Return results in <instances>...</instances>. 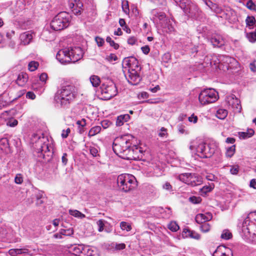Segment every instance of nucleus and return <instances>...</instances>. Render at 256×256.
I'll list each match as a JSON object with an SVG mask.
<instances>
[{"instance_id":"nucleus-1","label":"nucleus","mask_w":256,"mask_h":256,"mask_svg":"<svg viewBox=\"0 0 256 256\" xmlns=\"http://www.w3.org/2000/svg\"><path fill=\"white\" fill-rule=\"evenodd\" d=\"M30 142L38 153V156L45 158L46 156H52L54 153L53 142L51 138L45 136L44 134L34 133L30 138Z\"/></svg>"},{"instance_id":"nucleus-2","label":"nucleus","mask_w":256,"mask_h":256,"mask_svg":"<svg viewBox=\"0 0 256 256\" xmlns=\"http://www.w3.org/2000/svg\"><path fill=\"white\" fill-rule=\"evenodd\" d=\"M189 148L192 152L200 158H208L218 150V144L212 140L206 144L202 140L196 138L190 141Z\"/></svg>"},{"instance_id":"nucleus-3","label":"nucleus","mask_w":256,"mask_h":256,"mask_svg":"<svg viewBox=\"0 0 256 256\" xmlns=\"http://www.w3.org/2000/svg\"><path fill=\"white\" fill-rule=\"evenodd\" d=\"M76 94V89L74 85L63 86L56 93L54 100L61 106H66L75 99Z\"/></svg>"},{"instance_id":"nucleus-4","label":"nucleus","mask_w":256,"mask_h":256,"mask_svg":"<svg viewBox=\"0 0 256 256\" xmlns=\"http://www.w3.org/2000/svg\"><path fill=\"white\" fill-rule=\"evenodd\" d=\"M242 236L248 242H256V214L250 213L244 220Z\"/></svg>"},{"instance_id":"nucleus-5","label":"nucleus","mask_w":256,"mask_h":256,"mask_svg":"<svg viewBox=\"0 0 256 256\" xmlns=\"http://www.w3.org/2000/svg\"><path fill=\"white\" fill-rule=\"evenodd\" d=\"M214 64L216 66V68L222 70L224 71L233 69L237 67L238 63L237 60L230 56H218V57L212 58L210 64Z\"/></svg>"},{"instance_id":"nucleus-6","label":"nucleus","mask_w":256,"mask_h":256,"mask_svg":"<svg viewBox=\"0 0 256 256\" xmlns=\"http://www.w3.org/2000/svg\"><path fill=\"white\" fill-rule=\"evenodd\" d=\"M132 138L130 135L122 136L115 138L112 146L114 152L116 154H126L132 144Z\"/></svg>"},{"instance_id":"nucleus-7","label":"nucleus","mask_w":256,"mask_h":256,"mask_svg":"<svg viewBox=\"0 0 256 256\" xmlns=\"http://www.w3.org/2000/svg\"><path fill=\"white\" fill-rule=\"evenodd\" d=\"M119 190L124 192H128L136 186V180L132 174H120L116 180Z\"/></svg>"},{"instance_id":"nucleus-8","label":"nucleus","mask_w":256,"mask_h":256,"mask_svg":"<svg viewBox=\"0 0 256 256\" xmlns=\"http://www.w3.org/2000/svg\"><path fill=\"white\" fill-rule=\"evenodd\" d=\"M70 16L65 12H62L56 16L51 21L50 26L52 30H61L70 25Z\"/></svg>"},{"instance_id":"nucleus-9","label":"nucleus","mask_w":256,"mask_h":256,"mask_svg":"<svg viewBox=\"0 0 256 256\" xmlns=\"http://www.w3.org/2000/svg\"><path fill=\"white\" fill-rule=\"evenodd\" d=\"M218 98V92L214 89L210 88L202 90L198 96V100L202 105L214 102Z\"/></svg>"},{"instance_id":"nucleus-10","label":"nucleus","mask_w":256,"mask_h":256,"mask_svg":"<svg viewBox=\"0 0 256 256\" xmlns=\"http://www.w3.org/2000/svg\"><path fill=\"white\" fill-rule=\"evenodd\" d=\"M152 14L154 16L158 19L160 24L164 30L170 32L174 31L172 19L167 18L164 12H158L156 10H153L152 11Z\"/></svg>"},{"instance_id":"nucleus-11","label":"nucleus","mask_w":256,"mask_h":256,"mask_svg":"<svg viewBox=\"0 0 256 256\" xmlns=\"http://www.w3.org/2000/svg\"><path fill=\"white\" fill-rule=\"evenodd\" d=\"M178 179L181 182L192 186L201 184L202 182V178L194 173H184L178 176Z\"/></svg>"},{"instance_id":"nucleus-12","label":"nucleus","mask_w":256,"mask_h":256,"mask_svg":"<svg viewBox=\"0 0 256 256\" xmlns=\"http://www.w3.org/2000/svg\"><path fill=\"white\" fill-rule=\"evenodd\" d=\"M72 250L74 254L78 256H98L97 248L90 246L78 244L74 246Z\"/></svg>"},{"instance_id":"nucleus-13","label":"nucleus","mask_w":256,"mask_h":256,"mask_svg":"<svg viewBox=\"0 0 256 256\" xmlns=\"http://www.w3.org/2000/svg\"><path fill=\"white\" fill-rule=\"evenodd\" d=\"M100 88L104 100H110L118 94L116 84L112 81L109 80L103 83Z\"/></svg>"},{"instance_id":"nucleus-14","label":"nucleus","mask_w":256,"mask_h":256,"mask_svg":"<svg viewBox=\"0 0 256 256\" xmlns=\"http://www.w3.org/2000/svg\"><path fill=\"white\" fill-rule=\"evenodd\" d=\"M123 66L128 68V72H140L141 70L138 60L134 56L126 58L122 62Z\"/></svg>"},{"instance_id":"nucleus-15","label":"nucleus","mask_w":256,"mask_h":256,"mask_svg":"<svg viewBox=\"0 0 256 256\" xmlns=\"http://www.w3.org/2000/svg\"><path fill=\"white\" fill-rule=\"evenodd\" d=\"M13 94L10 90H7L0 95V110L10 106L14 102Z\"/></svg>"},{"instance_id":"nucleus-16","label":"nucleus","mask_w":256,"mask_h":256,"mask_svg":"<svg viewBox=\"0 0 256 256\" xmlns=\"http://www.w3.org/2000/svg\"><path fill=\"white\" fill-rule=\"evenodd\" d=\"M229 108H231L234 112H240L242 110L240 102L236 96L232 94L228 96L226 99Z\"/></svg>"},{"instance_id":"nucleus-17","label":"nucleus","mask_w":256,"mask_h":256,"mask_svg":"<svg viewBox=\"0 0 256 256\" xmlns=\"http://www.w3.org/2000/svg\"><path fill=\"white\" fill-rule=\"evenodd\" d=\"M56 58L62 64L70 62L72 59L70 57V49H60L56 54Z\"/></svg>"},{"instance_id":"nucleus-18","label":"nucleus","mask_w":256,"mask_h":256,"mask_svg":"<svg viewBox=\"0 0 256 256\" xmlns=\"http://www.w3.org/2000/svg\"><path fill=\"white\" fill-rule=\"evenodd\" d=\"M183 10L190 17L196 18L198 15L199 9L198 6L190 2Z\"/></svg>"},{"instance_id":"nucleus-19","label":"nucleus","mask_w":256,"mask_h":256,"mask_svg":"<svg viewBox=\"0 0 256 256\" xmlns=\"http://www.w3.org/2000/svg\"><path fill=\"white\" fill-rule=\"evenodd\" d=\"M85 49H70V62H75L80 60L84 54Z\"/></svg>"},{"instance_id":"nucleus-20","label":"nucleus","mask_w":256,"mask_h":256,"mask_svg":"<svg viewBox=\"0 0 256 256\" xmlns=\"http://www.w3.org/2000/svg\"><path fill=\"white\" fill-rule=\"evenodd\" d=\"M212 256H232V252L230 248L220 246L214 251Z\"/></svg>"},{"instance_id":"nucleus-21","label":"nucleus","mask_w":256,"mask_h":256,"mask_svg":"<svg viewBox=\"0 0 256 256\" xmlns=\"http://www.w3.org/2000/svg\"><path fill=\"white\" fill-rule=\"evenodd\" d=\"M143 150L142 148L138 146L134 145L130 146L126 155H132L134 159L139 158L142 156Z\"/></svg>"},{"instance_id":"nucleus-22","label":"nucleus","mask_w":256,"mask_h":256,"mask_svg":"<svg viewBox=\"0 0 256 256\" xmlns=\"http://www.w3.org/2000/svg\"><path fill=\"white\" fill-rule=\"evenodd\" d=\"M34 36V34L32 31H28L22 34L20 36V42L24 46H26L30 44Z\"/></svg>"},{"instance_id":"nucleus-23","label":"nucleus","mask_w":256,"mask_h":256,"mask_svg":"<svg viewBox=\"0 0 256 256\" xmlns=\"http://www.w3.org/2000/svg\"><path fill=\"white\" fill-rule=\"evenodd\" d=\"M139 72H128V76H126L128 82L132 85L137 84L140 80Z\"/></svg>"},{"instance_id":"nucleus-24","label":"nucleus","mask_w":256,"mask_h":256,"mask_svg":"<svg viewBox=\"0 0 256 256\" xmlns=\"http://www.w3.org/2000/svg\"><path fill=\"white\" fill-rule=\"evenodd\" d=\"M212 218L210 212H206L202 214H198L196 216V221L198 224H202L211 220Z\"/></svg>"},{"instance_id":"nucleus-25","label":"nucleus","mask_w":256,"mask_h":256,"mask_svg":"<svg viewBox=\"0 0 256 256\" xmlns=\"http://www.w3.org/2000/svg\"><path fill=\"white\" fill-rule=\"evenodd\" d=\"M55 38L56 32L54 30H50L48 28L44 29L41 34V38L46 41H52Z\"/></svg>"},{"instance_id":"nucleus-26","label":"nucleus","mask_w":256,"mask_h":256,"mask_svg":"<svg viewBox=\"0 0 256 256\" xmlns=\"http://www.w3.org/2000/svg\"><path fill=\"white\" fill-rule=\"evenodd\" d=\"M28 79V74L24 72L20 73L16 80V83L20 86H24Z\"/></svg>"},{"instance_id":"nucleus-27","label":"nucleus","mask_w":256,"mask_h":256,"mask_svg":"<svg viewBox=\"0 0 256 256\" xmlns=\"http://www.w3.org/2000/svg\"><path fill=\"white\" fill-rule=\"evenodd\" d=\"M210 42L214 46L220 48L224 45V42L220 36H216L211 38Z\"/></svg>"},{"instance_id":"nucleus-28","label":"nucleus","mask_w":256,"mask_h":256,"mask_svg":"<svg viewBox=\"0 0 256 256\" xmlns=\"http://www.w3.org/2000/svg\"><path fill=\"white\" fill-rule=\"evenodd\" d=\"M182 236H190L191 238H193L196 240L200 238V235L197 232L190 230L184 228L182 232Z\"/></svg>"},{"instance_id":"nucleus-29","label":"nucleus","mask_w":256,"mask_h":256,"mask_svg":"<svg viewBox=\"0 0 256 256\" xmlns=\"http://www.w3.org/2000/svg\"><path fill=\"white\" fill-rule=\"evenodd\" d=\"M254 134V131L252 128H248L246 132H241L238 133L240 139H246L252 137Z\"/></svg>"},{"instance_id":"nucleus-30","label":"nucleus","mask_w":256,"mask_h":256,"mask_svg":"<svg viewBox=\"0 0 256 256\" xmlns=\"http://www.w3.org/2000/svg\"><path fill=\"white\" fill-rule=\"evenodd\" d=\"M130 118V116L128 114L120 115L118 116L116 120V125L117 126H122L124 122H128Z\"/></svg>"},{"instance_id":"nucleus-31","label":"nucleus","mask_w":256,"mask_h":256,"mask_svg":"<svg viewBox=\"0 0 256 256\" xmlns=\"http://www.w3.org/2000/svg\"><path fill=\"white\" fill-rule=\"evenodd\" d=\"M30 246H25L19 248L20 254H23L26 256H32V250H30Z\"/></svg>"},{"instance_id":"nucleus-32","label":"nucleus","mask_w":256,"mask_h":256,"mask_svg":"<svg viewBox=\"0 0 256 256\" xmlns=\"http://www.w3.org/2000/svg\"><path fill=\"white\" fill-rule=\"evenodd\" d=\"M228 115V111L223 108L218 109L216 114V117L220 120H224Z\"/></svg>"},{"instance_id":"nucleus-33","label":"nucleus","mask_w":256,"mask_h":256,"mask_svg":"<svg viewBox=\"0 0 256 256\" xmlns=\"http://www.w3.org/2000/svg\"><path fill=\"white\" fill-rule=\"evenodd\" d=\"M214 184L213 183L210 184L208 185H206L204 186L200 189V192L202 194H206V193L210 192L214 188Z\"/></svg>"},{"instance_id":"nucleus-34","label":"nucleus","mask_w":256,"mask_h":256,"mask_svg":"<svg viewBox=\"0 0 256 256\" xmlns=\"http://www.w3.org/2000/svg\"><path fill=\"white\" fill-rule=\"evenodd\" d=\"M90 80L94 87H97L99 86L100 82V78L98 76L95 75L92 76L90 78Z\"/></svg>"},{"instance_id":"nucleus-35","label":"nucleus","mask_w":256,"mask_h":256,"mask_svg":"<svg viewBox=\"0 0 256 256\" xmlns=\"http://www.w3.org/2000/svg\"><path fill=\"white\" fill-rule=\"evenodd\" d=\"M161 213L164 218H170L172 215V210L169 208H166L164 209L162 208Z\"/></svg>"},{"instance_id":"nucleus-36","label":"nucleus","mask_w":256,"mask_h":256,"mask_svg":"<svg viewBox=\"0 0 256 256\" xmlns=\"http://www.w3.org/2000/svg\"><path fill=\"white\" fill-rule=\"evenodd\" d=\"M69 213L70 215L78 218H85V215L76 210H70Z\"/></svg>"},{"instance_id":"nucleus-37","label":"nucleus","mask_w":256,"mask_h":256,"mask_svg":"<svg viewBox=\"0 0 256 256\" xmlns=\"http://www.w3.org/2000/svg\"><path fill=\"white\" fill-rule=\"evenodd\" d=\"M101 130V126H95L92 127L89 131L88 136H92L96 134H98Z\"/></svg>"},{"instance_id":"nucleus-38","label":"nucleus","mask_w":256,"mask_h":256,"mask_svg":"<svg viewBox=\"0 0 256 256\" xmlns=\"http://www.w3.org/2000/svg\"><path fill=\"white\" fill-rule=\"evenodd\" d=\"M176 5L178 6L182 10L186 8V6L190 2L189 0H174Z\"/></svg>"},{"instance_id":"nucleus-39","label":"nucleus","mask_w":256,"mask_h":256,"mask_svg":"<svg viewBox=\"0 0 256 256\" xmlns=\"http://www.w3.org/2000/svg\"><path fill=\"white\" fill-rule=\"evenodd\" d=\"M236 152V146L232 145L226 148V156L227 158H231Z\"/></svg>"},{"instance_id":"nucleus-40","label":"nucleus","mask_w":256,"mask_h":256,"mask_svg":"<svg viewBox=\"0 0 256 256\" xmlns=\"http://www.w3.org/2000/svg\"><path fill=\"white\" fill-rule=\"evenodd\" d=\"M8 147V141L7 138H4L0 140V148L2 150H6Z\"/></svg>"},{"instance_id":"nucleus-41","label":"nucleus","mask_w":256,"mask_h":256,"mask_svg":"<svg viewBox=\"0 0 256 256\" xmlns=\"http://www.w3.org/2000/svg\"><path fill=\"white\" fill-rule=\"evenodd\" d=\"M120 227L122 230L126 232H130L132 229L131 224L126 222H122L120 223Z\"/></svg>"},{"instance_id":"nucleus-42","label":"nucleus","mask_w":256,"mask_h":256,"mask_svg":"<svg viewBox=\"0 0 256 256\" xmlns=\"http://www.w3.org/2000/svg\"><path fill=\"white\" fill-rule=\"evenodd\" d=\"M38 63L35 61L30 62L28 65V70L31 72L36 70L38 66Z\"/></svg>"},{"instance_id":"nucleus-43","label":"nucleus","mask_w":256,"mask_h":256,"mask_svg":"<svg viewBox=\"0 0 256 256\" xmlns=\"http://www.w3.org/2000/svg\"><path fill=\"white\" fill-rule=\"evenodd\" d=\"M232 237V233L228 230H224L222 231L221 234V238L224 240H229Z\"/></svg>"},{"instance_id":"nucleus-44","label":"nucleus","mask_w":256,"mask_h":256,"mask_svg":"<svg viewBox=\"0 0 256 256\" xmlns=\"http://www.w3.org/2000/svg\"><path fill=\"white\" fill-rule=\"evenodd\" d=\"M158 136L162 138H166L168 136L167 129L164 127L161 128L158 132Z\"/></svg>"},{"instance_id":"nucleus-45","label":"nucleus","mask_w":256,"mask_h":256,"mask_svg":"<svg viewBox=\"0 0 256 256\" xmlns=\"http://www.w3.org/2000/svg\"><path fill=\"white\" fill-rule=\"evenodd\" d=\"M168 228L172 232H176L179 229V226L176 222H171L168 224Z\"/></svg>"},{"instance_id":"nucleus-46","label":"nucleus","mask_w":256,"mask_h":256,"mask_svg":"<svg viewBox=\"0 0 256 256\" xmlns=\"http://www.w3.org/2000/svg\"><path fill=\"white\" fill-rule=\"evenodd\" d=\"M246 22L248 26H253L256 22V19L253 16H248L246 20Z\"/></svg>"},{"instance_id":"nucleus-47","label":"nucleus","mask_w":256,"mask_h":256,"mask_svg":"<svg viewBox=\"0 0 256 256\" xmlns=\"http://www.w3.org/2000/svg\"><path fill=\"white\" fill-rule=\"evenodd\" d=\"M106 59L110 62H113L117 61L118 58L115 54H110L106 56Z\"/></svg>"},{"instance_id":"nucleus-48","label":"nucleus","mask_w":256,"mask_h":256,"mask_svg":"<svg viewBox=\"0 0 256 256\" xmlns=\"http://www.w3.org/2000/svg\"><path fill=\"white\" fill-rule=\"evenodd\" d=\"M201 226H200V230L204 232H208L210 229V226L209 224L204 222L201 224Z\"/></svg>"},{"instance_id":"nucleus-49","label":"nucleus","mask_w":256,"mask_h":256,"mask_svg":"<svg viewBox=\"0 0 256 256\" xmlns=\"http://www.w3.org/2000/svg\"><path fill=\"white\" fill-rule=\"evenodd\" d=\"M247 38L250 42L256 40V30L254 32L247 34Z\"/></svg>"},{"instance_id":"nucleus-50","label":"nucleus","mask_w":256,"mask_h":256,"mask_svg":"<svg viewBox=\"0 0 256 256\" xmlns=\"http://www.w3.org/2000/svg\"><path fill=\"white\" fill-rule=\"evenodd\" d=\"M60 230L61 231V234H62V236H70L74 233V231L72 228H68L66 230L61 229Z\"/></svg>"},{"instance_id":"nucleus-51","label":"nucleus","mask_w":256,"mask_h":256,"mask_svg":"<svg viewBox=\"0 0 256 256\" xmlns=\"http://www.w3.org/2000/svg\"><path fill=\"white\" fill-rule=\"evenodd\" d=\"M18 124V120L13 118H10L6 122V125L10 127H14L16 126Z\"/></svg>"},{"instance_id":"nucleus-52","label":"nucleus","mask_w":256,"mask_h":256,"mask_svg":"<svg viewBox=\"0 0 256 256\" xmlns=\"http://www.w3.org/2000/svg\"><path fill=\"white\" fill-rule=\"evenodd\" d=\"M189 200L192 204H200L202 201V198L200 196H192L189 198Z\"/></svg>"},{"instance_id":"nucleus-53","label":"nucleus","mask_w":256,"mask_h":256,"mask_svg":"<svg viewBox=\"0 0 256 256\" xmlns=\"http://www.w3.org/2000/svg\"><path fill=\"white\" fill-rule=\"evenodd\" d=\"M0 118L4 120V121H8L10 119V112L4 111L0 114Z\"/></svg>"},{"instance_id":"nucleus-54","label":"nucleus","mask_w":256,"mask_h":256,"mask_svg":"<svg viewBox=\"0 0 256 256\" xmlns=\"http://www.w3.org/2000/svg\"><path fill=\"white\" fill-rule=\"evenodd\" d=\"M106 41L107 42L110 44V46L114 47V48H118L119 46L118 44L115 43L110 36H108L106 38Z\"/></svg>"},{"instance_id":"nucleus-55","label":"nucleus","mask_w":256,"mask_h":256,"mask_svg":"<svg viewBox=\"0 0 256 256\" xmlns=\"http://www.w3.org/2000/svg\"><path fill=\"white\" fill-rule=\"evenodd\" d=\"M90 154L94 157L98 155V148L96 146H90L89 148Z\"/></svg>"},{"instance_id":"nucleus-56","label":"nucleus","mask_w":256,"mask_h":256,"mask_svg":"<svg viewBox=\"0 0 256 256\" xmlns=\"http://www.w3.org/2000/svg\"><path fill=\"white\" fill-rule=\"evenodd\" d=\"M112 122L108 120H103L101 122L102 126L104 129H106V128H108L109 126H110L112 125Z\"/></svg>"},{"instance_id":"nucleus-57","label":"nucleus","mask_w":256,"mask_h":256,"mask_svg":"<svg viewBox=\"0 0 256 256\" xmlns=\"http://www.w3.org/2000/svg\"><path fill=\"white\" fill-rule=\"evenodd\" d=\"M96 224L98 226V230L100 232H102L104 230V221L103 220H99L96 222Z\"/></svg>"},{"instance_id":"nucleus-58","label":"nucleus","mask_w":256,"mask_h":256,"mask_svg":"<svg viewBox=\"0 0 256 256\" xmlns=\"http://www.w3.org/2000/svg\"><path fill=\"white\" fill-rule=\"evenodd\" d=\"M8 254L10 256H16L20 254L19 248H12L8 250Z\"/></svg>"},{"instance_id":"nucleus-59","label":"nucleus","mask_w":256,"mask_h":256,"mask_svg":"<svg viewBox=\"0 0 256 256\" xmlns=\"http://www.w3.org/2000/svg\"><path fill=\"white\" fill-rule=\"evenodd\" d=\"M95 41L97 44V45L98 47L102 46L104 42V40L99 36H96L95 38Z\"/></svg>"},{"instance_id":"nucleus-60","label":"nucleus","mask_w":256,"mask_h":256,"mask_svg":"<svg viewBox=\"0 0 256 256\" xmlns=\"http://www.w3.org/2000/svg\"><path fill=\"white\" fill-rule=\"evenodd\" d=\"M178 130L182 134H187L188 131L186 130L185 126L182 124H178Z\"/></svg>"},{"instance_id":"nucleus-61","label":"nucleus","mask_w":256,"mask_h":256,"mask_svg":"<svg viewBox=\"0 0 256 256\" xmlns=\"http://www.w3.org/2000/svg\"><path fill=\"white\" fill-rule=\"evenodd\" d=\"M216 13H220L222 11V8L216 4H214L210 9Z\"/></svg>"},{"instance_id":"nucleus-62","label":"nucleus","mask_w":256,"mask_h":256,"mask_svg":"<svg viewBox=\"0 0 256 256\" xmlns=\"http://www.w3.org/2000/svg\"><path fill=\"white\" fill-rule=\"evenodd\" d=\"M15 182L17 184H21L23 182V178L21 174H17L14 178Z\"/></svg>"},{"instance_id":"nucleus-63","label":"nucleus","mask_w":256,"mask_h":256,"mask_svg":"<svg viewBox=\"0 0 256 256\" xmlns=\"http://www.w3.org/2000/svg\"><path fill=\"white\" fill-rule=\"evenodd\" d=\"M239 171V168L238 166H230V172L232 174H238Z\"/></svg>"},{"instance_id":"nucleus-64","label":"nucleus","mask_w":256,"mask_h":256,"mask_svg":"<svg viewBox=\"0 0 256 256\" xmlns=\"http://www.w3.org/2000/svg\"><path fill=\"white\" fill-rule=\"evenodd\" d=\"M26 98L30 100H34L36 98V94L33 92H28L26 93Z\"/></svg>"}]
</instances>
